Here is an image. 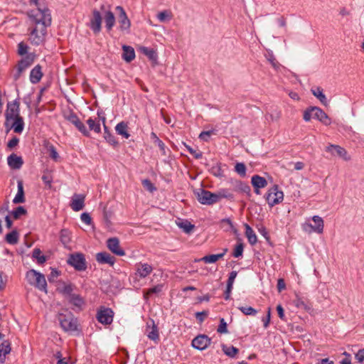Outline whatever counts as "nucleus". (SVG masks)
<instances>
[{
  "label": "nucleus",
  "instance_id": "a211bd4d",
  "mask_svg": "<svg viewBox=\"0 0 364 364\" xmlns=\"http://www.w3.org/2000/svg\"><path fill=\"white\" fill-rule=\"evenodd\" d=\"M107 246L112 253L118 256H124L125 255V252L120 247L119 240L117 237L108 239Z\"/></svg>",
  "mask_w": 364,
  "mask_h": 364
},
{
  "label": "nucleus",
  "instance_id": "f03ea898",
  "mask_svg": "<svg viewBox=\"0 0 364 364\" xmlns=\"http://www.w3.org/2000/svg\"><path fill=\"white\" fill-rule=\"evenodd\" d=\"M58 320L60 327L65 332L73 333L78 330L77 319L68 310L58 313Z\"/></svg>",
  "mask_w": 364,
  "mask_h": 364
},
{
  "label": "nucleus",
  "instance_id": "a18cd8bd",
  "mask_svg": "<svg viewBox=\"0 0 364 364\" xmlns=\"http://www.w3.org/2000/svg\"><path fill=\"white\" fill-rule=\"evenodd\" d=\"M178 225L183 229L186 233H190L194 228V225L187 220L178 223Z\"/></svg>",
  "mask_w": 364,
  "mask_h": 364
},
{
  "label": "nucleus",
  "instance_id": "dca6fc26",
  "mask_svg": "<svg viewBox=\"0 0 364 364\" xmlns=\"http://www.w3.org/2000/svg\"><path fill=\"white\" fill-rule=\"evenodd\" d=\"M312 220L315 223L316 225L314 226L310 223H304L303 225V230L304 231H308V229L310 228L317 233H322L324 227L323 219L318 215H314L313 216Z\"/></svg>",
  "mask_w": 364,
  "mask_h": 364
},
{
  "label": "nucleus",
  "instance_id": "c03bdc74",
  "mask_svg": "<svg viewBox=\"0 0 364 364\" xmlns=\"http://www.w3.org/2000/svg\"><path fill=\"white\" fill-rule=\"evenodd\" d=\"M33 257L37 259L38 264L44 263L46 258L44 255H41V251L38 248H35L33 251Z\"/></svg>",
  "mask_w": 364,
  "mask_h": 364
},
{
  "label": "nucleus",
  "instance_id": "aec40b11",
  "mask_svg": "<svg viewBox=\"0 0 364 364\" xmlns=\"http://www.w3.org/2000/svg\"><path fill=\"white\" fill-rule=\"evenodd\" d=\"M311 110H314V118L318 119L325 125H329L331 123V119L321 108L311 107Z\"/></svg>",
  "mask_w": 364,
  "mask_h": 364
},
{
  "label": "nucleus",
  "instance_id": "7c9ffc66",
  "mask_svg": "<svg viewBox=\"0 0 364 364\" xmlns=\"http://www.w3.org/2000/svg\"><path fill=\"white\" fill-rule=\"evenodd\" d=\"M227 252H228V249L225 248L223 250V252L222 253L217 254V255H206V256L203 257V258H201V260L203 261L205 263H215L218 259L223 257V256L225 255V253Z\"/></svg>",
  "mask_w": 364,
  "mask_h": 364
},
{
  "label": "nucleus",
  "instance_id": "ea45409f",
  "mask_svg": "<svg viewBox=\"0 0 364 364\" xmlns=\"http://www.w3.org/2000/svg\"><path fill=\"white\" fill-rule=\"evenodd\" d=\"M45 146L49 152L50 157L55 161H58L59 159V154L57 152L55 147L48 141L45 144Z\"/></svg>",
  "mask_w": 364,
  "mask_h": 364
},
{
  "label": "nucleus",
  "instance_id": "69168bd1",
  "mask_svg": "<svg viewBox=\"0 0 364 364\" xmlns=\"http://www.w3.org/2000/svg\"><path fill=\"white\" fill-rule=\"evenodd\" d=\"M237 273L236 271H232L230 273V275H229V277H228V279L227 282V285L228 286L229 288L230 287H232L235 279L237 277Z\"/></svg>",
  "mask_w": 364,
  "mask_h": 364
},
{
  "label": "nucleus",
  "instance_id": "f704fd0d",
  "mask_svg": "<svg viewBox=\"0 0 364 364\" xmlns=\"http://www.w3.org/2000/svg\"><path fill=\"white\" fill-rule=\"evenodd\" d=\"M19 235L16 230H12L11 232L6 234L5 240L10 245H16L18 242Z\"/></svg>",
  "mask_w": 364,
  "mask_h": 364
},
{
  "label": "nucleus",
  "instance_id": "9d476101",
  "mask_svg": "<svg viewBox=\"0 0 364 364\" xmlns=\"http://www.w3.org/2000/svg\"><path fill=\"white\" fill-rule=\"evenodd\" d=\"M68 263L77 271H83L87 268L85 258L82 253L70 255L68 259Z\"/></svg>",
  "mask_w": 364,
  "mask_h": 364
},
{
  "label": "nucleus",
  "instance_id": "7ed1b4c3",
  "mask_svg": "<svg viewBox=\"0 0 364 364\" xmlns=\"http://www.w3.org/2000/svg\"><path fill=\"white\" fill-rule=\"evenodd\" d=\"M26 278L31 285L34 286L41 291L47 292V282L43 274L34 269H31L27 272Z\"/></svg>",
  "mask_w": 364,
  "mask_h": 364
},
{
  "label": "nucleus",
  "instance_id": "c9c22d12",
  "mask_svg": "<svg viewBox=\"0 0 364 364\" xmlns=\"http://www.w3.org/2000/svg\"><path fill=\"white\" fill-rule=\"evenodd\" d=\"M87 124L90 130H92L96 133H100L101 132L100 121L97 119L89 118L87 120Z\"/></svg>",
  "mask_w": 364,
  "mask_h": 364
},
{
  "label": "nucleus",
  "instance_id": "f3484780",
  "mask_svg": "<svg viewBox=\"0 0 364 364\" xmlns=\"http://www.w3.org/2000/svg\"><path fill=\"white\" fill-rule=\"evenodd\" d=\"M326 151L330 152L332 155H337L345 161H349L350 157L348 155L346 150L334 144H330L326 148Z\"/></svg>",
  "mask_w": 364,
  "mask_h": 364
},
{
  "label": "nucleus",
  "instance_id": "bf43d9fd",
  "mask_svg": "<svg viewBox=\"0 0 364 364\" xmlns=\"http://www.w3.org/2000/svg\"><path fill=\"white\" fill-rule=\"evenodd\" d=\"M217 331L219 333H228L227 323L225 322V321L223 318H220V325L218 328Z\"/></svg>",
  "mask_w": 364,
  "mask_h": 364
},
{
  "label": "nucleus",
  "instance_id": "58836bf2",
  "mask_svg": "<svg viewBox=\"0 0 364 364\" xmlns=\"http://www.w3.org/2000/svg\"><path fill=\"white\" fill-rule=\"evenodd\" d=\"M74 286L71 284H66L63 283L62 287H60L58 289L60 293H62L68 299L72 296Z\"/></svg>",
  "mask_w": 364,
  "mask_h": 364
},
{
  "label": "nucleus",
  "instance_id": "0e129e2a",
  "mask_svg": "<svg viewBox=\"0 0 364 364\" xmlns=\"http://www.w3.org/2000/svg\"><path fill=\"white\" fill-rule=\"evenodd\" d=\"M142 184L144 187L146 188L150 192H153L154 191L156 190V188L149 179H145L142 181Z\"/></svg>",
  "mask_w": 364,
  "mask_h": 364
},
{
  "label": "nucleus",
  "instance_id": "423d86ee",
  "mask_svg": "<svg viewBox=\"0 0 364 364\" xmlns=\"http://www.w3.org/2000/svg\"><path fill=\"white\" fill-rule=\"evenodd\" d=\"M265 198L268 205L273 207L283 200L284 193L282 191H279L277 185H274L268 190Z\"/></svg>",
  "mask_w": 364,
  "mask_h": 364
},
{
  "label": "nucleus",
  "instance_id": "052dcab7",
  "mask_svg": "<svg viewBox=\"0 0 364 364\" xmlns=\"http://www.w3.org/2000/svg\"><path fill=\"white\" fill-rule=\"evenodd\" d=\"M157 18L159 19V21L164 22L167 19L169 20L171 18V16L167 11H163L157 14Z\"/></svg>",
  "mask_w": 364,
  "mask_h": 364
},
{
  "label": "nucleus",
  "instance_id": "412c9836",
  "mask_svg": "<svg viewBox=\"0 0 364 364\" xmlns=\"http://www.w3.org/2000/svg\"><path fill=\"white\" fill-rule=\"evenodd\" d=\"M85 198L84 195L75 194L70 203L71 208L76 212L82 210L85 206Z\"/></svg>",
  "mask_w": 364,
  "mask_h": 364
},
{
  "label": "nucleus",
  "instance_id": "37998d69",
  "mask_svg": "<svg viewBox=\"0 0 364 364\" xmlns=\"http://www.w3.org/2000/svg\"><path fill=\"white\" fill-rule=\"evenodd\" d=\"M215 195L218 196V202L222 198H229L232 199L233 198V194L227 189H220L217 193H215Z\"/></svg>",
  "mask_w": 364,
  "mask_h": 364
},
{
  "label": "nucleus",
  "instance_id": "864d4df0",
  "mask_svg": "<svg viewBox=\"0 0 364 364\" xmlns=\"http://www.w3.org/2000/svg\"><path fill=\"white\" fill-rule=\"evenodd\" d=\"M210 171L215 176L220 177L223 176V171H222L220 165L219 164H216L215 165H213L210 168Z\"/></svg>",
  "mask_w": 364,
  "mask_h": 364
},
{
  "label": "nucleus",
  "instance_id": "f8f14e48",
  "mask_svg": "<svg viewBox=\"0 0 364 364\" xmlns=\"http://www.w3.org/2000/svg\"><path fill=\"white\" fill-rule=\"evenodd\" d=\"M211 343V338L204 334H200L194 338L192 341V346L199 350L206 349Z\"/></svg>",
  "mask_w": 364,
  "mask_h": 364
},
{
  "label": "nucleus",
  "instance_id": "e2e57ef3",
  "mask_svg": "<svg viewBox=\"0 0 364 364\" xmlns=\"http://www.w3.org/2000/svg\"><path fill=\"white\" fill-rule=\"evenodd\" d=\"M304 119L306 122H309L311 120V118H314V110H311V107L306 109L304 112Z\"/></svg>",
  "mask_w": 364,
  "mask_h": 364
},
{
  "label": "nucleus",
  "instance_id": "49530a36",
  "mask_svg": "<svg viewBox=\"0 0 364 364\" xmlns=\"http://www.w3.org/2000/svg\"><path fill=\"white\" fill-rule=\"evenodd\" d=\"M294 303L296 306L299 309H304L306 311H309L311 309V306L307 302L300 298L296 299Z\"/></svg>",
  "mask_w": 364,
  "mask_h": 364
},
{
  "label": "nucleus",
  "instance_id": "2f4dec72",
  "mask_svg": "<svg viewBox=\"0 0 364 364\" xmlns=\"http://www.w3.org/2000/svg\"><path fill=\"white\" fill-rule=\"evenodd\" d=\"M311 92L324 106L328 105V100L326 95L323 93V89L321 87H317L315 89H311Z\"/></svg>",
  "mask_w": 364,
  "mask_h": 364
},
{
  "label": "nucleus",
  "instance_id": "774afa93",
  "mask_svg": "<svg viewBox=\"0 0 364 364\" xmlns=\"http://www.w3.org/2000/svg\"><path fill=\"white\" fill-rule=\"evenodd\" d=\"M355 357L359 363L364 362V348L359 350Z\"/></svg>",
  "mask_w": 364,
  "mask_h": 364
},
{
  "label": "nucleus",
  "instance_id": "09e8293b",
  "mask_svg": "<svg viewBox=\"0 0 364 364\" xmlns=\"http://www.w3.org/2000/svg\"><path fill=\"white\" fill-rule=\"evenodd\" d=\"M220 226L225 231H229L230 230L234 229L232 223L229 218H225V219L221 220Z\"/></svg>",
  "mask_w": 364,
  "mask_h": 364
},
{
  "label": "nucleus",
  "instance_id": "ddd939ff",
  "mask_svg": "<svg viewBox=\"0 0 364 364\" xmlns=\"http://www.w3.org/2000/svg\"><path fill=\"white\" fill-rule=\"evenodd\" d=\"M100 9L102 12L105 27L108 32L112 31L115 24V16L114 13L109 9H107L105 5H102Z\"/></svg>",
  "mask_w": 364,
  "mask_h": 364
},
{
  "label": "nucleus",
  "instance_id": "6ab92c4d",
  "mask_svg": "<svg viewBox=\"0 0 364 364\" xmlns=\"http://www.w3.org/2000/svg\"><path fill=\"white\" fill-rule=\"evenodd\" d=\"M153 271V267L147 263L139 262L136 264V275L139 278H145Z\"/></svg>",
  "mask_w": 364,
  "mask_h": 364
},
{
  "label": "nucleus",
  "instance_id": "de8ad7c7",
  "mask_svg": "<svg viewBox=\"0 0 364 364\" xmlns=\"http://www.w3.org/2000/svg\"><path fill=\"white\" fill-rule=\"evenodd\" d=\"M141 51L144 55H146L151 60H156L157 58L156 53L154 49L149 48L146 47H143L141 48Z\"/></svg>",
  "mask_w": 364,
  "mask_h": 364
},
{
  "label": "nucleus",
  "instance_id": "680f3d73",
  "mask_svg": "<svg viewBox=\"0 0 364 364\" xmlns=\"http://www.w3.org/2000/svg\"><path fill=\"white\" fill-rule=\"evenodd\" d=\"M267 58L268 61H269V63H271V65H272L273 68H274L275 69H277L279 67V63L276 60L275 57L274 56V55L272 53H268V55H267Z\"/></svg>",
  "mask_w": 364,
  "mask_h": 364
},
{
  "label": "nucleus",
  "instance_id": "8fccbe9b",
  "mask_svg": "<svg viewBox=\"0 0 364 364\" xmlns=\"http://www.w3.org/2000/svg\"><path fill=\"white\" fill-rule=\"evenodd\" d=\"M244 250V245L242 242H238L233 250L232 255L235 257H239L242 255Z\"/></svg>",
  "mask_w": 364,
  "mask_h": 364
},
{
  "label": "nucleus",
  "instance_id": "cd10ccee",
  "mask_svg": "<svg viewBox=\"0 0 364 364\" xmlns=\"http://www.w3.org/2000/svg\"><path fill=\"white\" fill-rule=\"evenodd\" d=\"M251 183L253 187L257 189L262 188L267 186V180L259 175H254L252 177Z\"/></svg>",
  "mask_w": 364,
  "mask_h": 364
},
{
  "label": "nucleus",
  "instance_id": "473e14b6",
  "mask_svg": "<svg viewBox=\"0 0 364 364\" xmlns=\"http://www.w3.org/2000/svg\"><path fill=\"white\" fill-rule=\"evenodd\" d=\"M127 128L128 127L127 123L121 122L117 124L115 127V130L118 134L123 136L126 139H128L130 136V134L127 132Z\"/></svg>",
  "mask_w": 364,
  "mask_h": 364
},
{
  "label": "nucleus",
  "instance_id": "4c0bfd02",
  "mask_svg": "<svg viewBox=\"0 0 364 364\" xmlns=\"http://www.w3.org/2000/svg\"><path fill=\"white\" fill-rule=\"evenodd\" d=\"M68 299L70 304L78 308H80L84 304V300L79 294H74Z\"/></svg>",
  "mask_w": 364,
  "mask_h": 364
},
{
  "label": "nucleus",
  "instance_id": "603ef678",
  "mask_svg": "<svg viewBox=\"0 0 364 364\" xmlns=\"http://www.w3.org/2000/svg\"><path fill=\"white\" fill-rule=\"evenodd\" d=\"M26 210L23 206H18L12 212V215L14 219H18L20 216L26 215Z\"/></svg>",
  "mask_w": 364,
  "mask_h": 364
},
{
  "label": "nucleus",
  "instance_id": "4d7b16f0",
  "mask_svg": "<svg viewBox=\"0 0 364 364\" xmlns=\"http://www.w3.org/2000/svg\"><path fill=\"white\" fill-rule=\"evenodd\" d=\"M162 289L161 285H157L152 288H150L147 290L146 293L145 294L144 296L146 299H148V297L153 294H157L159 293Z\"/></svg>",
  "mask_w": 364,
  "mask_h": 364
},
{
  "label": "nucleus",
  "instance_id": "a19ab883",
  "mask_svg": "<svg viewBox=\"0 0 364 364\" xmlns=\"http://www.w3.org/2000/svg\"><path fill=\"white\" fill-rule=\"evenodd\" d=\"M222 348L224 353L230 358H235L239 351V350L234 346H228L224 344L222 345Z\"/></svg>",
  "mask_w": 364,
  "mask_h": 364
},
{
  "label": "nucleus",
  "instance_id": "5701e85b",
  "mask_svg": "<svg viewBox=\"0 0 364 364\" xmlns=\"http://www.w3.org/2000/svg\"><path fill=\"white\" fill-rule=\"evenodd\" d=\"M43 77L42 67L40 65H36L30 73V81L33 84H36Z\"/></svg>",
  "mask_w": 364,
  "mask_h": 364
},
{
  "label": "nucleus",
  "instance_id": "393cba45",
  "mask_svg": "<svg viewBox=\"0 0 364 364\" xmlns=\"http://www.w3.org/2000/svg\"><path fill=\"white\" fill-rule=\"evenodd\" d=\"M9 166L14 169L20 168L23 164V159L21 156L15 154H11L7 159Z\"/></svg>",
  "mask_w": 364,
  "mask_h": 364
},
{
  "label": "nucleus",
  "instance_id": "6e6d98bb",
  "mask_svg": "<svg viewBox=\"0 0 364 364\" xmlns=\"http://www.w3.org/2000/svg\"><path fill=\"white\" fill-rule=\"evenodd\" d=\"M235 171L242 176L246 175V166L243 163H237L235 166Z\"/></svg>",
  "mask_w": 364,
  "mask_h": 364
},
{
  "label": "nucleus",
  "instance_id": "c85d7f7f",
  "mask_svg": "<svg viewBox=\"0 0 364 364\" xmlns=\"http://www.w3.org/2000/svg\"><path fill=\"white\" fill-rule=\"evenodd\" d=\"M245 236L250 245H254L257 242V237L253 229L247 223L245 224Z\"/></svg>",
  "mask_w": 364,
  "mask_h": 364
},
{
  "label": "nucleus",
  "instance_id": "1a4fd4ad",
  "mask_svg": "<svg viewBox=\"0 0 364 364\" xmlns=\"http://www.w3.org/2000/svg\"><path fill=\"white\" fill-rule=\"evenodd\" d=\"M198 200L203 205H212L218 202V196L215 193H211L210 191L199 189L196 192Z\"/></svg>",
  "mask_w": 364,
  "mask_h": 364
},
{
  "label": "nucleus",
  "instance_id": "2eb2a0df",
  "mask_svg": "<svg viewBox=\"0 0 364 364\" xmlns=\"http://www.w3.org/2000/svg\"><path fill=\"white\" fill-rule=\"evenodd\" d=\"M113 311L109 308H101L97 314L98 321L102 324H110L113 321Z\"/></svg>",
  "mask_w": 364,
  "mask_h": 364
},
{
  "label": "nucleus",
  "instance_id": "3c124183",
  "mask_svg": "<svg viewBox=\"0 0 364 364\" xmlns=\"http://www.w3.org/2000/svg\"><path fill=\"white\" fill-rule=\"evenodd\" d=\"M238 309L247 316H255L257 313V311L251 306H240Z\"/></svg>",
  "mask_w": 364,
  "mask_h": 364
},
{
  "label": "nucleus",
  "instance_id": "13d9d810",
  "mask_svg": "<svg viewBox=\"0 0 364 364\" xmlns=\"http://www.w3.org/2000/svg\"><path fill=\"white\" fill-rule=\"evenodd\" d=\"M28 46L23 42H21L18 44V54L20 55H24L28 53Z\"/></svg>",
  "mask_w": 364,
  "mask_h": 364
},
{
  "label": "nucleus",
  "instance_id": "6e6552de",
  "mask_svg": "<svg viewBox=\"0 0 364 364\" xmlns=\"http://www.w3.org/2000/svg\"><path fill=\"white\" fill-rule=\"evenodd\" d=\"M115 9L119 12L117 16L119 29L122 32L129 33L131 27V21L129 19L124 9L120 6H117Z\"/></svg>",
  "mask_w": 364,
  "mask_h": 364
},
{
  "label": "nucleus",
  "instance_id": "e433bc0d",
  "mask_svg": "<svg viewBox=\"0 0 364 364\" xmlns=\"http://www.w3.org/2000/svg\"><path fill=\"white\" fill-rule=\"evenodd\" d=\"M152 326L150 330H147V336L152 341H158L159 339V331L157 326L155 325L154 321H151Z\"/></svg>",
  "mask_w": 364,
  "mask_h": 364
},
{
  "label": "nucleus",
  "instance_id": "79ce46f5",
  "mask_svg": "<svg viewBox=\"0 0 364 364\" xmlns=\"http://www.w3.org/2000/svg\"><path fill=\"white\" fill-rule=\"evenodd\" d=\"M151 138L154 140V143L159 147L162 154L164 155H165L166 154V146H165L164 143L161 139H159V138L156 136V134L154 132H151Z\"/></svg>",
  "mask_w": 364,
  "mask_h": 364
},
{
  "label": "nucleus",
  "instance_id": "72a5a7b5",
  "mask_svg": "<svg viewBox=\"0 0 364 364\" xmlns=\"http://www.w3.org/2000/svg\"><path fill=\"white\" fill-rule=\"evenodd\" d=\"M104 129H105V132H104L105 139L109 144H111L114 146L118 145V141L116 139L115 136L109 132L107 127L105 124H104Z\"/></svg>",
  "mask_w": 364,
  "mask_h": 364
},
{
  "label": "nucleus",
  "instance_id": "338daca9",
  "mask_svg": "<svg viewBox=\"0 0 364 364\" xmlns=\"http://www.w3.org/2000/svg\"><path fill=\"white\" fill-rule=\"evenodd\" d=\"M81 220L87 225H90L92 223V218L87 213H83L80 215Z\"/></svg>",
  "mask_w": 364,
  "mask_h": 364
},
{
  "label": "nucleus",
  "instance_id": "a878e982",
  "mask_svg": "<svg viewBox=\"0 0 364 364\" xmlns=\"http://www.w3.org/2000/svg\"><path fill=\"white\" fill-rule=\"evenodd\" d=\"M11 343L8 340H4L0 344V363L5 361L6 355L11 352Z\"/></svg>",
  "mask_w": 364,
  "mask_h": 364
},
{
  "label": "nucleus",
  "instance_id": "c756f323",
  "mask_svg": "<svg viewBox=\"0 0 364 364\" xmlns=\"http://www.w3.org/2000/svg\"><path fill=\"white\" fill-rule=\"evenodd\" d=\"M122 58L127 62H131L135 58V52L133 48L129 46H123Z\"/></svg>",
  "mask_w": 364,
  "mask_h": 364
},
{
  "label": "nucleus",
  "instance_id": "0eeeda50",
  "mask_svg": "<svg viewBox=\"0 0 364 364\" xmlns=\"http://www.w3.org/2000/svg\"><path fill=\"white\" fill-rule=\"evenodd\" d=\"M20 103L18 100L7 103V108L5 112L6 122L5 125L9 126V124L12 119L17 118L20 116Z\"/></svg>",
  "mask_w": 364,
  "mask_h": 364
},
{
  "label": "nucleus",
  "instance_id": "f257e3e1",
  "mask_svg": "<svg viewBox=\"0 0 364 364\" xmlns=\"http://www.w3.org/2000/svg\"><path fill=\"white\" fill-rule=\"evenodd\" d=\"M28 16L31 26L42 24L48 27L51 24V15L46 4L43 8L38 6L36 9L31 10L28 12Z\"/></svg>",
  "mask_w": 364,
  "mask_h": 364
},
{
  "label": "nucleus",
  "instance_id": "4be33fe9",
  "mask_svg": "<svg viewBox=\"0 0 364 364\" xmlns=\"http://www.w3.org/2000/svg\"><path fill=\"white\" fill-rule=\"evenodd\" d=\"M96 260L100 264H108L112 266L115 262L114 257L106 252H99L96 255Z\"/></svg>",
  "mask_w": 364,
  "mask_h": 364
},
{
  "label": "nucleus",
  "instance_id": "5fc2aeb1",
  "mask_svg": "<svg viewBox=\"0 0 364 364\" xmlns=\"http://www.w3.org/2000/svg\"><path fill=\"white\" fill-rule=\"evenodd\" d=\"M235 187L237 190L243 193H249L250 192V187L247 183H242L241 181H237Z\"/></svg>",
  "mask_w": 364,
  "mask_h": 364
},
{
  "label": "nucleus",
  "instance_id": "39448f33",
  "mask_svg": "<svg viewBox=\"0 0 364 364\" xmlns=\"http://www.w3.org/2000/svg\"><path fill=\"white\" fill-rule=\"evenodd\" d=\"M47 26L39 24L38 26L30 25L28 28L29 41L33 45L38 46L44 41L46 35Z\"/></svg>",
  "mask_w": 364,
  "mask_h": 364
},
{
  "label": "nucleus",
  "instance_id": "b1692460",
  "mask_svg": "<svg viewBox=\"0 0 364 364\" xmlns=\"http://www.w3.org/2000/svg\"><path fill=\"white\" fill-rule=\"evenodd\" d=\"M11 129H13L14 132L20 134L23 132L24 128L23 119L21 117H18L15 119H12L9 124Z\"/></svg>",
  "mask_w": 364,
  "mask_h": 364
},
{
  "label": "nucleus",
  "instance_id": "9b49d317",
  "mask_svg": "<svg viewBox=\"0 0 364 364\" xmlns=\"http://www.w3.org/2000/svg\"><path fill=\"white\" fill-rule=\"evenodd\" d=\"M89 26L94 33L97 34L102 29V14L97 9L92 11V15L90 19Z\"/></svg>",
  "mask_w": 364,
  "mask_h": 364
},
{
  "label": "nucleus",
  "instance_id": "4468645a",
  "mask_svg": "<svg viewBox=\"0 0 364 364\" xmlns=\"http://www.w3.org/2000/svg\"><path fill=\"white\" fill-rule=\"evenodd\" d=\"M65 119L74 124L75 127L84 135L86 136H90L89 131L86 129V127L85 124L80 120L78 117L73 113L70 112V114L65 116Z\"/></svg>",
  "mask_w": 364,
  "mask_h": 364
},
{
  "label": "nucleus",
  "instance_id": "20e7f679",
  "mask_svg": "<svg viewBox=\"0 0 364 364\" xmlns=\"http://www.w3.org/2000/svg\"><path fill=\"white\" fill-rule=\"evenodd\" d=\"M35 60V54L28 53L21 58L15 67L13 71V78L14 81H17L22 74L33 63Z\"/></svg>",
  "mask_w": 364,
  "mask_h": 364
},
{
  "label": "nucleus",
  "instance_id": "bb28decb",
  "mask_svg": "<svg viewBox=\"0 0 364 364\" xmlns=\"http://www.w3.org/2000/svg\"><path fill=\"white\" fill-rule=\"evenodd\" d=\"M17 188L18 191L13 200V203L15 204L23 203L25 202V196L23 191V183L21 180H18L17 181Z\"/></svg>",
  "mask_w": 364,
  "mask_h": 364
}]
</instances>
